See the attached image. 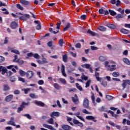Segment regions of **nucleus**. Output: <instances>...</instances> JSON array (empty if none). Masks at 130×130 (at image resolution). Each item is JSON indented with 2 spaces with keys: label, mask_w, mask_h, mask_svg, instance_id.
Returning <instances> with one entry per match:
<instances>
[{
  "label": "nucleus",
  "mask_w": 130,
  "mask_h": 130,
  "mask_svg": "<svg viewBox=\"0 0 130 130\" xmlns=\"http://www.w3.org/2000/svg\"><path fill=\"white\" fill-rule=\"evenodd\" d=\"M48 123H49L50 124H53V118H50L48 120Z\"/></svg>",
  "instance_id": "nucleus-47"
},
{
  "label": "nucleus",
  "mask_w": 130,
  "mask_h": 130,
  "mask_svg": "<svg viewBox=\"0 0 130 130\" xmlns=\"http://www.w3.org/2000/svg\"><path fill=\"white\" fill-rule=\"evenodd\" d=\"M71 27V23H68L67 25L66 26V27L63 29V32H65V31H67L68 29H70Z\"/></svg>",
  "instance_id": "nucleus-26"
},
{
  "label": "nucleus",
  "mask_w": 130,
  "mask_h": 130,
  "mask_svg": "<svg viewBox=\"0 0 130 130\" xmlns=\"http://www.w3.org/2000/svg\"><path fill=\"white\" fill-rule=\"evenodd\" d=\"M87 33L90 34V35H91V36H96V33H95L94 31H92L90 29H88Z\"/></svg>",
  "instance_id": "nucleus-21"
},
{
  "label": "nucleus",
  "mask_w": 130,
  "mask_h": 130,
  "mask_svg": "<svg viewBox=\"0 0 130 130\" xmlns=\"http://www.w3.org/2000/svg\"><path fill=\"white\" fill-rule=\"evenodd\" d=\"M99 14H101V15H103V14H104V16H106V15H109V12H108V10H106V11H104V10L102 8L100 9L99 10Z\"/></svg>",
  "instance_id": "nucleus-6"
},
{
  "label": "nucleus",
  "mask_w": 130,
  "mask_h": 130,
  "mask_svg": "<svg viewBox=\"0 0 130 130\" xmlns=\"http://www.w3.org/2000/svg\"><path fill=\"white\" fill-rule=\"evenodd\" d=\"M82 45H81V43H77L75 45V47L76 48H81Z\"/></svg>",
  "instance_id": "nucleus-62"
},
{
  "label": "nucleus",
  "mask_w": 130,
  "mask_h": 130,
  "mask_svg": "<svg viewBox=\"0 0 130 130\" xmlns=\"http://www.w3.org/2000/svg\"><path fill=\"white\" fill-rule=\"evenodd\" d=\"M94 76L98 82H100L101 85H102L104 87H106V86H107V82L104 81L103 79H102V78L99 77V73L95 72Z\"/></svg>",
  "instance_id": "nucleus-1"
},
{
  "label": "nucleus",
  "mask_w": 130,
  "mask_h": 130,
  "mask_svg": "<svg viewBox=\"0 0 130 130\" xmlns=\"http://www.w3.org/2000/svg\"><path fill=\"white\" fill-rule=\"evenodd\" d=\"M111 67L112 68H111L110 69V72H113V71H115V70H116V68H115V67H116V65L112 64V65H111Z\"/></svg>",
  "instance_id": "nucleus-40"
},
{
  "label": "nucleus",
  "mask_w": 130,
  "mask_h": 130,
  "mask_svg": "<svg viewBox=\"0 0 130 130\" xmlns=\"http://www.w3.org/2000/svg\"><path fill=\"white\" fill-rule=\"evenodd\" d=\"M107 26L110 28V29H115V25L114 24H108Z\"/></svg>",
  "instance_id": "nucleus-35"
},
{
  "label": "nucleus",
  "mask_w": 130,
  "mask_h": 130,
  "mask_svg": "<svg viewBox=\"0 0 130 130\" xmlns=\"http://www.w3.org/2000/svg\"><path fill=\"white\" fill-rule=\"evenodd\" d=\"M79 120L76 119H73V122L74 124H78L79 123Z\"/></svg>",
  "instance_id": "nucleus-57"
},
{
  "label": "nucleus",
  "mask_w": 130,
  "mask_h": 130,
  "mask_svg": "<svg viewBox=\"0 0 130 130\" xmlns=\"http://www.w3.org/2000/svg\"><path fill=\"white\" fill-rule=\"evenodd\" d=\"M123 61L126 64L129 65L130 64V61L127 58H124L123 59Z\"/></svg>",
  "instance_id": "nucleus-27"
},
{
  "label": "nucleus",
  "mask_w": 130,
  "mask_h": 130,
  "mask_svg": "<svg viewBox=\"0 0 130 130\" xmlns=\"http://www.w3.org/2000/svg\"><path fill=\"white\" fill-rule=\"evenodd\" d=\"M121 33H123V34H129V30L126 29L125 28H121L120 29Z\"/></svg>",
  "instance_id": "nucleus-20"
},
{
  "label": "nucleus",
  "mask_w": 130,
  "mask_h": 130,
  "mask_svg": "<svg viewBox=\"0 0 130 130\" xmlns=\"http://www.w3.org/2000/svg\"><path fill=\"white\" fill-rule=\"evenodd\" d=\"M60 25H61V22L59 21V22H58L56 24V29H57V30H59V29H60Z\"/></svg>",
  "instance_id": "nucleus-45"
},
{
  "label": "nucleus",
  "mask_w": 130,
  "mask_h": 130,
  "mask_svg": "<svg viewBox=\"0 0 130 130\" xmlns=\"http://www.w3.org/2000/svg\"><path fill=\"white\" fill-rule=\"evenodd\" d=\"M18 80L20 81V82H22V83H25V79L22 77H19Z\"/></svg>",
  "instance_id": "nucleus-58"
},
{
  "label": "nucleus",
  "mask_w": 130,
  "mask_h": 130,
  "mask_svg": "<svg viewBox=\"0 0 130 130\" xmlns=\"http://www.w3.org/2000/svg\"><path fill=\"white\" fill-rule=\"evenodd\" d=\"M38 85H43L44 84V81L43 80H39L38 82Z\"/></svg>",
  "instance_id": "nucleus-61"
},
{
  "label": "nucleus",
  "mask_w": 130,
  "mask_h": 130,
  "mask_svg": "<svg viewBox=\"0 0 130 130\" xmlns=\"http://www.w3.org/2000/svg\"><path fill=\"white\" fill-rule=\"evenodd\" d=\"M10 27L13 29H16L18 27V24H17V22L13 21L10 24Z\"/></svg>",
  "instance_id": "nucleus-13"
},
{
  "label": "nucleus",
  "mask_w": 130,
  "mask_h": 130,
  "mask_svg": "<svg viewBox=\"0 0 130 130\" xmlns=\"http://www.w3.org/2000/svg\"><path fill=\"white\" fill-rule=\"evenodd\" d=\"M16 62L18 63V64H24V60H21V59H18L16 61Z\"/></svg>",
  "instance_id": "nucleus-29"
},
{
  "label": "nucleus",
  "mask_w": 130,
  "mask_h": 130,
  "mask_svg": "<svg viewBox=\"0 0 130 130\" xmlns=\"http://www.w3.org/2000/svg\"><path fill=\"white\" fill-rule=\"evenodd\" d=\"M112 76L113 77H118L119 76V73L114 72L113 73Z\"/></svg>",
  "instance_id": "nucleus-46"
},
{
  "label": "nucleus",
  "mask_w": 130,
  "mask_h": 130,
  "mask_svg": "<svg viewBox=\"0 0 130 130\" xmlns=\"http://www.w3.org/2000/svg\"><path fill=\"white\" fill-rule=\"evenodd\" d=\"M16 8L19 10H20V11H23L24 10V8L19 4L16 5Z\"/></svg>",
  "instance_id": "nucleus-28"
},
{
  "label": "nucleus",
  "mask_w": 130,
  "mask_h": 130,
  "mask_svg": "<svg viewBox=\"0 0 130 130\" xmlns=\"http://www.w3.org/2000/svg\"><path fill=\"white\" fill-rule=\"evenodd\" d=\"M109 14H110V15H111V16H116V15H117L116 12H115L113 10H111L110 9L109 10V12H108Z\"/></svg>",
  "instance_id": "nucleus-22"
},
{
  "label": "nucleus",
  "mask_w": 130,
  "mask_h": 130,
  "mask_svg": "<svg viewBox=\"0 0 130 130\" xmlns=\"http://www.w3.org/2000/svg\"><path fill=\"white\" fill-rule=\"evenodd\" d=\"M13 93L14 95H19V94H20L21 92L20 91V90L16 89L14 91Z\"/></svg>",
  "instance_id": "nucleus-51"
},
{
  "label": "nucleus",
  "mask_w": 130,
  "mask_h": 130,
  "mask_svg": "<svg viewBox=\"0 0 130 130\" xmlns=\"http://www.w3.org/2000/svg\"><path fill=\"white\" fill-rule=\"evenodd\" d=\"M58 44L60 47H62L63 45V39H60L58 41Z\"/></svg>",
  "instance_id": "nucleus-31"
},
{
  "label": "nucleus",
  "mask_w": 130,
  "mask_h": 130,
  "mask_svg": "<svg viewBox=\"0 0 130 130\" xmlns=\"http://www.w3.org/2000/svg\"><path fill=\"white\" fill-rule=\"evenodd\" d=\"M109 64V62L108 61H106L105 62V68H110V65Z\"/></svg>",
  "instance_id": "nucleus-49"
},
{
  "label": "nucleus",
  "mask_w": 130,
  "mask_h": 130,
  "mask_svg": "<svg viewBox=\"0 0 130 130\" xmlns=\"http://www.w3.org/2000/svg\"><path fill=\"white\" fill-rule=\"evenodd\" d=\"M62 129L63 130H71L72 127L71 126L67 125V124H63L61 126Z\"/></svg>",
  "instance_id": "nucleus-12"
},
{
  "label": "nucleus",
  "mask_w": 130,
  "mask_h": 130,
  "mask_svg": "<svg viewBox=\"0 0 130 130\" xmlns=\"http://www.w3.org/2000/svg\"><path fill=\"white\" fill-rule=\"evenodd\" d=\"M122 87H123V90H124L126 87V81L125 80H123V83L122 84Z\"/></svg>",
  "instance_id": "nucleus-34"
},
{
  "label": "nucleus",
  "mask_w": 130,
  "mask_h": 130,
  "mask_svg": "<svg viewBox=\"0 0 130 130\" xmlns=\"http://www.w3.org/2000/svg\"><path fill=\"white\" fill-rule=\"evenodd\" d=\"M47 45L49 47H52V41L48 42L47 43Z\"/></svg>",
  "instance_id": "nucleus-64"
},
{
  "label": "nucleus",
  "mask_w": 130,
  "mask_h": 130,
  "mask_svg": "<svg viewBox=\"0 0 130 130\" xmlns=\"http://www.w3.org/2000/svg\"><path fill=\"white\" fill-rule=\"evenodd\" d=\"M42 61L43 63H48L47 59L45 58H42Z\"/></svg>",
  "instance_id": "nucleus-56"
},
{
  "label": "nucleus",
  "mask_w": 130,
  "mask_h": 130,
  "mask_svg": "<svg viewBox=\"0 0 130 130\" xmlns=\"http://www.w3.org/2000/svg\"><path fill=\"white\" fill-rule=\"evenodd\" d=\"M82 68H85V69H89V68H90L91 64H84L82 65Z\"/></svg>",
  "instance_id": "nucleus-39"
},
{
  "label": "nucleus",
  "mask_w": 130,
  "mask_h": 130,
  "mask_svg": "<svg viewBox=\"0 0 130 130\" xmlns=\"http://www.w3.org/2000/svg\"><path fill=\"white\" fill-rule=\"evenodd\" d=\"M90 84H91V80H88L86 83L85 88H88L90 87Z\"/></svg>",
  "instance_id": "nucleus-44"
},
{
  "label": "nucleus",
  "mask_w": 130,
  "mask_h": 130,
  "mask_svg": "<svg viewBox=\"0 0 130 130\" xmlns=\"http://www.w3.org/2000/svg\"><path fill=\"white\" fill-rule=\"evenodd\" d=\"M20 3L23 5V6H29V5H30V2L26 0H20Z\"/></svg>",
  "instance_id": "nucleus-15"
},
{
  "label": "nucleus",
  "mask_w": 130,
  "mask_h": 130,
  "mask_svg": "<svg viewBox=\"0 0 130 130\" xmlns=\"http://www.w3.org/2000/svg\"><path fill=\"white\" fill-rule=\"evenodd\" d=\"M60 115L58 112H53L50 115L51 117H53V116L58 117Z\"/></svg>",
  "instance_id": "nucleus-17"
},
{
  "label": "nucleus",
  "mask_w": 130,
  "mask_h": 130,
  "mask_svg": "<svg viewBox=\"0 0 130 130\" xmlns=\"http://www.w3.org/2000/svg\"><path fill=\"white\" fill-rule=\"evenodd\" d=\"M126 16V14H118L117 16H116V19H122L124 18Z\"/></svg>",
  "instance_id": "nucleus-18"
},
{
  "label": "nucleus",
  "mask_w": 130,
  "mask_h": 130,
  "mask_svg": "<svg viewBox=\"0 0 130 130\" xmlns=\"http://www.w3.org/2000/svg\"><path fill=\"white\" fill-rule=\"evenodd\" d=\"M7 124L8 125H13V126H16V124H15V117H12L10 118V120L7 122Z\"/></svg>",
  "instance_id": "nucleus-7"
},
{
  "label": "nucleus",
  "mask_w": 130,
  "mask_h": 130,
  "mask_svg": "<svg viewBox=\"0 0 130 130\" xmlns=\"http://www.w3.org/2000/svg\"><path fill=\"white\" fill-rule=\"evenodd\" d=\"M36 104L38 106H41V107H44L45 106V104H44L42 102H39L38 101H36Z\"/></svg>",
  "instance_id": "nucleus-19"
},
{
  "label": "nucleus",
  "mask_w": 130,
  "mask_h": 130,
  "mask_svg": "<svg viewBox=\"0 0 130 130\" xmlns=\"http://www.w3.org/2000/svg\"><path fill=\"white\" fill-rule=\"evenodd\" d=\"M70 80H71V81H70V83L71 84H74V83H75V78H74L73 77L70 76Z\"/></svg>",
  "instance_id": "nucleus-54"
},
{
  "label": "nucleus",
  "mask_w": 130,
  "mask_h": 130,
  "mask_svg": "<svg viewBox=\"0 0 130 130\" xmlns=\"http://www.w3.org/2000/svg\"><path fill=\"white\" fill-rule=\"evenodd\" d=\"M10 81H11L12 83H13L14 82H16V77H15V76L12 77L10 78Z\"/></svg>",
  "instance_id": "nucleus-50"
},
{
  "label": "nucleus",
  "mask_w": 130,
  "mask_h": 130,
  "mask_svg": "<svg viewBox=\"0 0 130 130\" xmlns=\"http://www.w3.org/2000/svg\"><path fill=\"white\" fill-rule=\"evenodd\" d=\"M76 87L77 88V89H78V90H79V91H83V87H82V86L81 85H80V84H79V83H76Z\"/></svg>",
  "instance_id": "nucleus-30"
},
{
  "label": "nucleus",
  "mask_w": 130,
  "mask_h": 130,
  "mask_svg": "<svg viewBox=\"0 0 130 130\" xmlns=\"http://www.w3.org/2000/svg\"><path fill=\"white\" fill-rule=\"evenodd\" d=\"M99 30H100V31H101L102 32H105V31H106V28L105 27L103 26H100L98 28Z\"/></svg>",
  "instance_id": "nucleus-24"
},
{
  "label": "nucleus",
  "mask_w": 130,
  "mask_h": 130,
  "mask_svg": "<svg viewBox=\"0 0 130 130\" xmlns=\"http://www.w3.org/2000/svg\"><path fill=\"white\" fill-rule=\"evenodd\" d=\"M11 90V87L8 85H4L3 86V91H5V92L7 91H9Z\"/></svg>",
  "instance_id": "nucleus-16"
},
{
  "label": "nucleus",
  "mask_w": 130,
  "mask_h": 130,
  "mask_svg": "<svg viewBox=\"0 0 130 130\" xmlns=\"http://www.w3.org/2000/svg\"><path fill=\"white\" fill-rule=\"evenodd\" d=\"M72 100L73 102L75 103V104H78V103H79V100L78 99V95H77V94H75L74 95V97L72 98Z\"/></svg>",
  "instance_id": "nucleus-10"
},
{
  "label": "nucleus",
  "mask_w": 130,
  "mask_h": 130,
  "mask_svg": "<svg viewBox=\"0 0 130 130\" xmlns=\"http://www.w3.org/2000/svg\"><path fill=\"white\" fill-rule=\"evenodd\" d=\"M106 98H107V99H108V100H112V99H113V96L109 95H107Z\"/></svg>",
  "instance_id": "nucleus-59"
},
{
  "label": "nucleus",
  "mask_w": 130,
  "mask_h": 130,
  "mask_svg": "<svg viewBox=\"0 0 130 130\" xmlns=\"http://www.w3.org/2000/svg\"><path fill=\"white\" fill-rule=\"evenodd\" d=\"M90 48H91V50H97V49H98V47L93 46H91L90 47Z\"/></svg>",
  "instance_id": "nucleus-63"
},
{
  "label": "nucleus",
  "mask_w": 130,
  "mask_h": 130,
  "mask_svg": "<svg viewBox=\"0 0 130 130\" xmlns=\"http://www.w3.org/2000/svg\"><path fill=\"white\" fill-rule=\"evenodd\" d=\"M43 126H44V127H46V128H48L49 129L56 130L55 128H53L52 125H49L47 124H44Z\"/></svg>",
  "instance_id": "nucleus-14"
},
{
  "label": "nucleus",
  "mask_w": 130,
  "mask_h": 130,
  "mask_svg": "<svg viewBox=\"0 0 130 130\" xmlns=\"http://www.w3.org/2000/svg\"><path fill=\"white\" fill-rule=\"evenodd\" d=\"M89 104H90L89 100L87 98L84 99L83 103V107L84 108H89Z\"/></svg>",
  "instance_id": "nucleus-3"
},
{
  "label": "nucleus",
  "mask_w": 130,
  "mask_h": 130,
  "mask_svg": "<svg viewBox=\"0 0 130 130\" xmlns=\"http://www.w3.org/2000/svg\"><path fill=\"white\" fill-rule=\"evenodd\" d=\"M30 15L29 14H24L23 16L19 17V20L21 21H26L27 19H29Z\"/></svg>",
  "instance_id": "nucleus-5"
},
{
  "label": "nucleus",
  "mask_w": 130,
  "mask_h": 130,
  "mask_svg": "<svg viewBox=\"0 0 130 130\" xmlns=\"http://www.w3.org/2000/svg\"><path fill=\"white\" fill-rule=\"evenodd\" d=\"M34 57L36 59L40 58L41 56L38 53H35L34 54Z\"/></svg>",
  "instance_id": "nucleus-48"
},
{
  "label": "nucleus",
  "mask_w": 130,
  "mask_h": 130,
  "mask_svg": "<svg viewBox=\"0 0 130 130\" xmlns=\"http://www.w3.org/2000/svg\"><path fill=\"white\" fill-rule=\"evenodd\" d=\"M22 116H24L25 117H27V118H28V119H32V116H31V115H30V114H23Z\"/></svg>",
  "instance_id": "nucleus-33"
},
{
  "label": "nucleus",
  "mask_w": 130,
  "mask_h": 130,
  "mask_svg": "<svg viewBox=\"0 0 130 130\" xmlns=\"http://www.w3.org/2000/svg\"><path fill=\"white\" fill-rule=\"evenodd\" d=\"M13 98L14 95L13 94H10L5 98V101H6V102H10L13 100Z\"/></svg>",
  "instance_id": "nucleus-9"
},
{
  "label": "nucleus",
  "mask_w": 130,
  "mask_h": 130,
  "mask_svg": "<svg viewBox=\"0 0 130 130\" xmlns=\"http://www.w3.org/2000/svg\"><path fill=\"white\" fill-rule=\"evenodd\" d=\"M36 29L37 30H40L41 29V24L39 23L37 26H36Z\"/></svg>",
  "instance_id": "nucleus-60"
},
{
  "label": "nucleus",
  "mask_w": 130,
  "mask_h": 130,
  "mask_svg": "<svg viewBox=\"0 0 130 130\" xmlns=\"http://www.w3.org/2000/svg\"><path fill=\"white\" fill-rule=\"evenodd\" d=\"M106 59V57H105V56H101L99 57V60H100V61H105Z\"/></svg>",
  "instance_id": "nucleus-38"
},
{
  "label": "nucleus",
  "mask_w": 130,
  "mask_h": 130,
  "mask_svg": "<svg viewBox=\"0 0 130 130\" xmlns=\"http://www.w3.org/2000/svg\"><path fill=\"white\" fill-rule=\"evenodd\" d=\"M62 60L64 62H67V61H68V55H67V54L63 55Z\"/></svg>",
  "instance_id": "nucleus-25"
},
{
  "label": "nucleus",
  "mask_w": 130,
  "mask_h": 130,
  "mask_svg": "<svg viewBox=\"0 0 130 130\" xmlns=\"http://www.w3.org/2000/svg\"><path fill=\"white\" fill-rule=\"evenodd\" d=\"M25 105H26L27 106L28 105H30V102L26 103L25 102H22L21 105L18 108L17 112L18 113H20L21 111H23L24 110V108H25Z\"/></svg>",
  "instance_id": "nucleus-2"
},
{
  "label": "nucleus",
  "mask_w": 130,
  "mask_h": 130,
  "mask_svg": "<svg viewBox=\"0 0 130 130\" xmlns=\"http://www.w3.org/2000/svg\"><path fill=\"white\" fill-rule=\"evenodd\" d=\"M26 77L28 80L33 78V76H34V72L32 71H28L26 73Z\"/></svg>",
  "instance_id": "nucleus-4"
},
{
  "label": "nucleus",
  "mask_w": 130,
  "mask_h": 130,
  "mask_svg": "<svg viewBox=\"0 0 130 130\" xmlns=\"http://www.w3.org/2000/svg\"><path fill=\"white\" fill-rule=\"evenodd\" d=\"M82 112L83 113H85V114H91V113L87 111V110L86 109H84L82 110Z\"/></svg>",
  "instance_id": "nucleus-53"
},
{
  "label": "nucleus",
  "mask_w": 130,
  "mask_h": 130,
  "mask_svg": "<svg viewBox=\"0 0 130 130\" xmlns=\"http://www.w3.org/2000/svg\"><path fill=\"white\" fill-rule=\"evenodd\" d=\"M2 72V75H5V74H8V69L6 67L0 66V73Z\"/></svg>",
  "instance_id": "nucleus-8"
},
{
  "label": "nucleus",
  "mask_w": 130,
  "mask_h": 130,
  "mask_svg": "<svg viewBox=\"0 0 130 130\" xmlns=\"http://www.w3.org/2000/svg\"><path fill=\"white\" fill-rule=\"evenodd\" d=\"M80 18L81 20H86V19H87V15L83 14L81 16Z\"/></svg>",
  "instance_id": "nucleus-55"
},
{
  "label": "nucleus",
  "mask_w": 130,
  "mask_h": 130,
  "mask_svg": "<svg viewBox=\"0 0 130 130\" xmlns=\"http://www.w3.org/2000/svg\"><path fill=\"white\" fill-rule=\"evenodd\" d=\"M86 119L87 120H92L94 122H97V120L95 119V117L93 116H87L86 117Z\"/></svg>",
  "instance_id": "nucleus-11"
},
{
  "label": "nucleus",
  "mask_w": 130,
  "mask_h": 130,
  "mask_svg": "<svg viewBox=\"0 0 130 130\" xmlns=\"http://www.w3.org/2000/svg\"><path fill=\"white\" fill-rule=\"evenodd\" d=\"M91 99L92 100V103L94 104V106L96 105V103H95V94L94 93H92L91 94Z\"/></svg>",
  "instance_id": "nucleus-23"
},
{
  "label": "nucleus",
  "mask_w": 130,
  "mask_h": 130,
  "mask_svg": "<svg viewBox=\"0 0 130 130\" xmlns=\"http://www.w3.org/2000/svg\"><path fill=\"white\" fill-rule=\"evenodd\" d=\"M49 31L52 33H53V34H57V33L59 32V30H57V31H53L52 28L51 27L49 28Z\"/></svg>",
  "instance_id": "nucleus-37"
},
{
  "label": "nucleus",
  "mask_w": 130,
  "mask_h": 130,
  "mask_svg": "<svg viewBox=\"0 0 130 130\" xmlns=\"http://www.w3.org/2000/svg\"><path fill=\"white\" fill-rule=\"evenodd\" d=\"M59 80L60 82H61V83H62V84H63V85H66V84H67V81H66V79L63 78H59Z\"/></svg>",
  "instance_id": "nucleus-41"
},
{
  "label": "nucleus",
  "mask_w": 130,
  "mask_h": 130,
  "mask_svg": "<svg viewBox=\"0 0 130 130\" xmlns=\"http://www.w3.org/2000/svg\"><path fill=\"white\" fill-rule=\"evenodd\" d=\"M81 79L82 80H84V81H87V80H88V77L86 76V75H85L84 73H83L81 76Z\"/></svg>",
  "instance_id": "nucleus-43"
},
{
  "label": "nucleus",
  "mask_w": 130,
  "mask_h": 130,
  "mask_svg": "<svg viewBox=\"0 0 130 130\" xmlns=\"http://www.w3.org/2000/svg\"><path fill=\"white\" fill-rule=\"evenodd\" d=\"M11 52L15 53V54H20V52L17 49L11 50Z\"/></svg>",
  "instance_id": "nucleus-36"
},
{
  "label": "nucleus",
  "mask_w": 130,
  "mask_h": 130,
  "mask_svg": "<svg viewBox=\"0 0 130 130\" xmlns=\"http://www.w3.org/2000/svg\"><path fill=\"white\" fill-rule=\"evenodd\" d=\"M53 86L55 89H56L57 90H59L60 89V86L57 83H54Z\"/></svg>",
  "instance_id": "nucleus-32"
},
{
  "label": "nucleus",
  "mask_w": 130,
  "mask_h": 130,
  "mask_svg": "<svg viewBox=\"0 0 130 130\" xmlns=\"http://www.w3.org/2000/svg\"><path fill=\"white\" fill-rule=\"evenodd\" d=\"M19 74L21 76H25L26 74V72L22 70H19Z\"/></svg>",
  "instance_id": "nucleus-42"
},
{
  "label": "nucleus",
  "mask_w": 130,
  "mask_h": 130,
  "mask_svg": "<svg viewBox=\"0 0 130 130\" xmlns=\"http://www.w3.org/2000/svg\"><path fill=\"white\" fill-rule=\"evenodd\" d=\"M29 97H30V98H32V99H35V98H37V96H36V95H35V94L33 93H30Z\"/></svg>",
  "instance_id": "nucleus-52"
}]
</instances>
